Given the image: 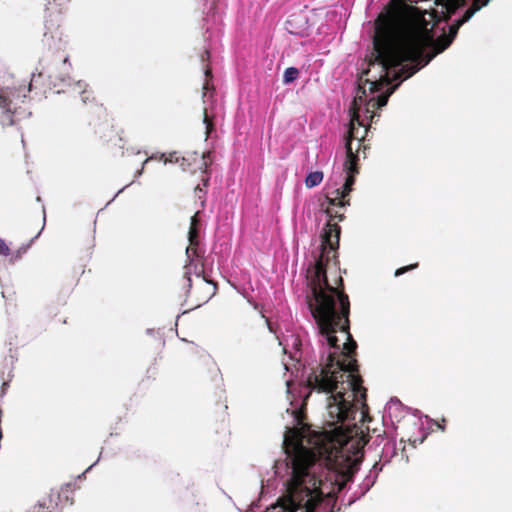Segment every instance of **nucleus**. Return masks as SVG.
<instances>
[{
	"instance_id": "1",
	"label": "nucleus",
	"mask_w": 512,
	"mask_h": 512,
	"mask_svg": "<svg viewBox=\"0 0 512 512\" xmlns=\"http://www.w3.org/2000/svg\"><path fill=\"white\" fill-rule=\"evenodd\" d=\"M392 0V8L380 14L375 21L373 47L375 59L369 65L379 64L385 73L381 79L371 82V90H379L383 83L404 80L414 75L432 58L447 49L456 37L459 28L470 19L464 13L449 27V34L443 33L434 39L433 27L441 21H448L456 10L466 4V0H435L442 6L441 15L432 10L434 24L425 19L426 11L418 7L400 4Z\"/></svg>"
},
{
	"instance_id": "2",
	"label": "nucleus",
	"mask_w": 512,
	"mask_h": 512,
	"mask_svg": "<svg viewBox=\"0 0 512 512\" xmlns=\"http://www.w3.org/2000/svg\"><path fill=\"white\" fill-rule=\"evenodd\" d=\"M342 299L341 309L329 312L328 326L325 327V331L320 321L314 319L322 341L331 348L340 350L342 359L337 357L336 353H330L327 363L313 370L307 379V385L311 391L329 394L327 412L332 425L354 419V405L345 399L346 391H351L353 397L361 401L362 407L367 408L365 403L367 390L363 386V379L359 374V366L355 358L357 343L350 333V301L346 296Z\"/></svg>"
},
{
	"instance_id": "3",
	"label": "nucleus",
	"mask_w": 512,
	"mask_h": 512,
	"mask_svg": "<svg viewBox=\"0 0 512 512\" xmlns=\"http://www.w3.org/2000/svg\"><path fill=\"white\" fill-rule=\"evenodd\" d=\"M296 437L292 461V476L289 481L291 512H314L322 502V480L315 475L314 466L322 459L328 469L342 474H352L353 459L345 448L333 440L316 444L313 449L302 445L296 429H289Z\"/></svg>"
},
{
	"instance_id": "4",
	"label": "nucleus",
	"mask_w": 512,
	"mask_h": 512,
	"mask_svg": "<svg viewBox=\"0 0 512 512\" xmlns=\"http://www.w3.org/2000/svg\"><path fill=\"white\" fill-rule=\"evenodd\" d=\"M324 212L328 216V221L321 235V252L315 264L308 269L309 286L311 296H307V303L311 315L314 319L320 321L321 326L325 330L328 326L329 312L341 309V300L344 296L348 299V295L343 291V279L338 276L339 287L332 286L327 279V269L331 262L336 266L337 250L339 248V240L341 228L335 219L342 221L344 214L339 213L333 207L327 206Z\"/></svg>"
},
{
	"instance_id": "5",
	"label": "nucleus",
	"mask_w": 512,
	"mask_h": 512,
	"mask_svg": "<svg viewBox=\"0 0 512 512\" xmlns=\"http://www.w3.org/2000/svg\"><path fill=\"white\" fill-rule=\"evenodd\" d=\"M370 72L369 69L364 70L362 72V75L358 79V94L354 98L352 102L351 107V120L349 125V130L346 135V143H345V149L347 150L348 145L352 148L353 154L360 156V153L362 151L363 157H366V149L368 147L364 144L365 137L368 132V127L370 125H366L363 120H361V106L364 104V117L365 119H369L370 122H373L374 117L376 116L375 111L377 109H380L381 107H384L387 102L389 96L393 93L394 87L388 89L385 93L380 94L377 98H370L369 100H366V90L365 85L369 84V90L371 93L379 92L383 89L384 86H388L385 82L381 86L379 90H371V82L373 80L371 79H364V75H368ZM385 73L381 70V75L379 78L374 79V81H377L381 79V77ZM391 82L389 83V85Z\"/></svg>"
},
{
	"instance_id": "6",
	"label": "nucleus",
	"mask_w": 512,
	"mask_h": 512,
	"mask_svg": "<svg viewBox=\"0 0 512 512\" xmlns=\"http://www.w3.org/2000/svg\"><path fill=\"white\" fill-rule=\"evenodd\" d=\"M42 78V74L32 76L28 85H19L13 87H6L0 90V109L4 114L2 123L4 125H13L18 120L19 109L18 103H23L27 93L31 92L34 87V83H37Z\"/></svg>"
},
{
	"instance_id": "7",
	"label": "nucleus",
	"mask_w": 512,
	"mask_h": 512,
	"mask_svg": "<svg viewBox=\"0 0 512 512\" xmlns=\"http://www.w3.org/2000/svg\"><path fill=\"white\" fill-rule=\"evenodd\" d=\"M191 273L192 263L184 266L183 277L186 279L187 297L198 307L206 303L216 293L217 285L199 273L196 274L195 283H193Z\"/></svg>"
},
{
	"instance_id": "8",
	"label": "nucleus",
	"mask_w": 512,
	"mask_h": 512,
	"mask_svg": "<svg viewBox=\"0 0 512 512\" xmlns=\"http://www.w3.org/2000/svg\"><path fill=\"white\" fill-rule=\"evenodd\" d=\"M70 0H43L40 4L47 30L58 29L69 13Z\"/></svg>"
},
{
	"instance_id": "9",
	"label": "nucleus",
	"mask_w": 512,
	"mask_h": 512,
	"mask_svg": "<svg viewBox=\"0 0 512 512\" xmlns=\"http://www.w3.org/2000/svg\"><path fill=\"white\" fill-rule=\"evenodd\" d=\"M72 490L70 486L52 489L41 501L35 504L31 512H59L66 505H72Z\"/></svg>"
},
{
	"instance_id": "10",
	"label": "nucleus",
	"mask_w": 512,
	"mask_h": 512,
	"mask_svg": "<svg viewBox=\"0 0 512 512\" xmlns=\"http://www.w3.org/2000/svg\"><path fill=\"white\" fill-rule=\"evenodd\" d=\"M179 165L183 171L190 172L192 174L200 170L206 177L202 179L203 186L207 187L209 183V172L208 168L212 164L211 151L203 152L199 154L197 152H188L180 157Z\"/></svg>"
},
{
	"instance_id": "11",
	"label": "nucleus",
	"mask_w": 512,
	"mask_h": 512,
	"mask_svg": "<svg viewBox=\"0 0 512 512\" xmlns=\"http://www.w3.org/2000/svg\"><path fill=\"white\" fill-rule=\"evenodd\" d=\"M344 170L346 172L345 183L342 188L336 189L335 194H341L346 198L352 191V187L355 183V176L359 173L358 168V155H354L350 145L347 147V158L344 162Z\"/></svg>"
},
{
	"instance_id": "12",
	"label": "nucleus",
	"mask_w": 512,
	"mask_h": 512,
	"mask_svg": "<svg viewBox=\"0 0 512 512\" xmlns=\"http://www.w3.org/2000/svg\"><path fill=\"white\" fill-rule=\"evenodd\" d=\"M27 247H20L13 251L10 246L0 238V256L8 258L10 264H14L16 261L21 259L22 255L26 252Z\"/></svg>"
},
{
	"instance_id": "13",
	"label": "nucleus",
	"mask_w": 512,
	"mask_h": 512,
	"mask_svg": "<svg viewBox=\"0 0 512 512\" xmlns=\"http://www.w3.org/2000/svg\"><path fill=\"white\" fill-rule=\"evenodd\" d=\"M88 113L91 114V116H96L98 120L102 121V124L113 127V125L110 123L107 109L103 106V104H98L92 101Z\"/></svg>"
},
{
	"instance_id": "14",
	"label": "nucleus",
	"mask_w": 512,
	"mask_h": 512,
	"mask_svg": "<svg viewBox=\"0 0 512 512\" xmlns=\"http://www.w3.org/2000/svg\"><path fill=\"white\" fill-rule=\"evenodd\" d=\"M190 246L186 249V254L188 257L191 255H196L197 253V245H198V228L190 227L188 232Z\"/></svg>"
},
{
	"instance_id": "15",
	"label": "nucleus",
	"mask_w": 512,
	"mask_h": 512,
	"mask_svg": "<svg viewBox=\"0 0 512 512\" xmlns=\"http://www.w3.org/2000/svg\"><path fill=\"white\" fill-rule=\"evenodd\" d=\"M490 1L491 0H473L470 7L464 12L466 19H471L476 12L487 6Z\"/></svg>"
},
{
	"instance_id": "16",
	"label": "nucleus",
	"mask_w": 512,
	"mask_h": 512,
	"mask_svg": "<svg viewBox=\"0 0 512 512\" xmlns=\"http://www.w3.org/2000/svg\"><path fill=\"white\" fill-rule=\"evenodd\" d=\"M323 173L321 171H314L309 173L305 178V185L307 188L318 186L323 180Z\"/></svg>"
},
{
	"instance_id": "17",
	"label": "nucleus",
	"mask_w": 512,
	"mask_h": 512,
	"mask_svg": "<svg viewBox=\"0 0 512 512\" xmlns=\"http://www.w3.org/2000/svg\"><path fill=\"white\" fill-rule=\"evenodd\" d=\"M326 200L328 202V206H336V207H344L346 205H349V200H345V198L341 194H335L334 197H326Z\"/></svg>"
},
{
	"instance_id": "18",
	"label": "nucleus",
	"mask_w": 512,
	"mask_h": 512,
	"mask_svg": "<svg viewBox=\"0 0 512 512\" xmlns=\"http://www.w3.org/2000/svg\"><path fill=\"white\" fill-rule=\"evenodd\" d=\"M299 76V70L296 67H288L284 71L283 83L289 84L295 81Z\"/></svg>"
},
{
	"instance_id": "19",
	"label": "nucleus",
	"mask_w": 512,
	"mask_h": 512,
	"mask_svg": "<svg viewBox=\"0 0 512 512\" xmlns=\"http://www.w3.org/2000/svg\"><path fill=\"white\" fill-rule=\"evenodd\" d=\"M203 122L206 126V137H208L214 129V124L212 119L207 114V109H204L203 111Z\"/></svg>"
},
{
	"instance_id": "20",
	"label": "nucleus",
	"mask_w": 512,
	"mask_h": 512,
	"mask_svg": "<svg viewBox=\"0 0 512 512\" xmlns=\"http://www.w3.org/2000/svg\"><path fill=\"white\" fill-rule=\"evenodd\" d=\"M418 266H419V264L416 262V263H413V264H410V265H407L404 267H400V268L396 269L394 276L399 277L408 271L418 268Z\"/></svg>"
},
{
	"instance_id": "21",
	"label": "nucleus",
	"mask_w": 512,
	"mask_h": 512,
	"mask_svg": "<svg viewBox=\"0 0 512 512\" xmlns=\"http://www.w3.org/2000/svg\"><path fill=\"white\" fill-rule=\"evenodd\" d=\"M180 160V156L177 152H172L168 155V157L164 158V163H178Z\"/></svg>"
},
{
	"instance_id": "22",
	"label": "nucleus",
	"mask_w": 512,
	"mask_h": 512,
	"mask_svg": "<svg viewBox=\"0 0 512 512\" xmlns=\"http://www.w3.org/2000/svg\"><path fill=\"white\" fill-rule=\"evenodd\" d=\"M295 419L299 425L303 424V419L305 417L304 413L301 410H295L294 412Z\"/></svg>"
},
{
	"instance_id": "23",
	"label": "nucleus",
	"mask_w": 512,
	"mask_h": 512,
	"mask_svg": "<svg viewBox=\"0 0 512 512\" xmlns=\"http://www.w3.org/2000/svg\"><path fill=\"white\" fill-rule=\"evenodd\" d=\"M198 214H199V212H196V213L191 217L190 227H196V228H197V226H198V224H199Z\"/></svg>"
},
{
	"instance_id": "24",
	"label": "nucleus",
	"mask_w": 512,
	"mask_h": 512,
	"mask_svg": "<svg viewBox=\"0 0 512 512\" xmlns=\"http://www.w3.org/2000/svg\"><path fill=\"white\" fill-rule=\"evenodd\" d=\"M68 59H69V57L66 54H61L59 56V60H61L63 62V64H66L68 62Z\"/></svg>"
},
{
	"instance_id": "25",
	"label": "nucleus",
	"mask_w": 512,
	"mask_h": 512,
	"mask_svg": "<svg viewBox=\"0 0 512 512\" xmlns=\"http://www.w3.org/2000/svg\"><path fill=\"white\" fill-rule=\"evenodd\" d=\"M195 193L198 195V193H203L204 195L206 194L205 191H203V188L200 186V185H197L195 187Z\"/></svg>"
},
{
	"instance_id": "26",
	"label": "nucleus",
	"mask_w": 512,
	"mask_h": 512,
	"mask_svg": "<svg viewBox=\"0 0 512 512\" xmlns=\"http://www.w3.org/2000/svg\"><path fill=\"white\" fill-rule=\"evenodd\" d=\"M205 74H206L207 77L211 76V69L210 68H206Z\"/></svg>"
},
{
	"instance_id": "27",
	"label": "nucleus",
	"mask_w": 512,
	"mask_h": 512,
	"mask_svg": "<svg viewBox=\"0 0 512 512\" xmlns=\"http://www.w3.org/2000/svg\"><path fill=\"white\" fill-rule=\"evenodd\" d=\"M198 198L201 200V205H202V206H204V204H205V198H204V197H202V196H200V195H198Z\"/></svg>"
},
{
	"instance_id": "28",
	"label": "nucleus",
	"mask_w": 512,
	"mask_h": 512,
	"mask_svg": "<svg viewBox=\"0 0 512 512\" xmlns=\"http://www.w3.org/2000/svg\"><path fill=\"white\" fill-rule=\"evenodd\" d=\"M87 99H88V97H87V96H85V92H83V93H82V101H83L84 103H86Z\"/></svg>"
},
{
	"instance_id": "29",
	"label": "nucleus",
	"mask_w": 512,
	"mask_h": 512,
	"mask_svg": "<svg viewBox=\"0 0 512 512\" xmlns=\"http://www.w3.org/2000/svg\"><path fill=\"white\" fill-rule=\"evenodd\" d=\"M204 55H205L207 58H209V51H208V50H205Z\"/></svg>"
},
{
	"instance_id": "30",
	"label": "nucleus",
	"mask_w": 512,
	"mask_h": 512,
	"mask_svg": "<svg viewBox=\"0 0 512 512\" xmlns=\"http://www.w3.org/2000/svg\"><path fill=\"white\" fill-rule=\"evenodd\" d=\"M152 159H153V157H150V158L146 159V160H145V162H144V165H145L146 163H148V162H149L150 160H152Z\"/></svg>"
},
{
	"instance_id": "31",
	"label": "nucleus",
	"mask_w": 512,
	"mask_h": 512,
	"mask_svg": "<svg viewBox=\"0 0 512 512\" xmlns=\"http://www.w3.org/2000/svg\"><path fill=\"white\" fill-rule=\"evenodd\" d=\"M439 427L441 428V430H444V426H443V424H440V426H439Z\"/></svg>"
},
{
	"instance_id": "32",
	"label": "nucleus",
	"mask_w": 512,
	"mask_h": 512,
	"mask_svg": "<svg viewBox=\"0 0 512 512\" xmlns=\"http://www.w3.org/2000/svg\"><path fill=\"white\" fill-rule=\"evenodd\" d=\"M439 427L441 428V430H444V426H443V424H440V426H439Z\"/></svg>"
}]
</instances>
